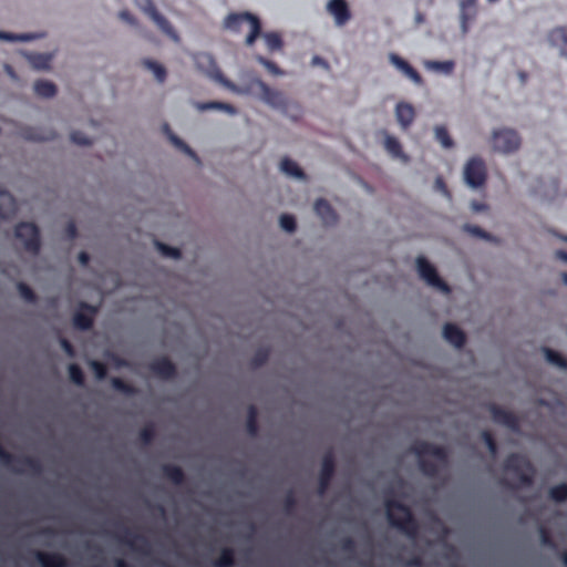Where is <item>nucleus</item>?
<instances>
[{
  "mask_svg": "<svg viewBox=\"0 0 567 567\" xmlns=\"http://www.w3.org/2000/svg\"><path fill=\"white\" fill-rule=\"evenodd\" d=\"M410 450L417 456L419 468L426 477L435 478L439 475V464L426 460L424 456H433L442 465H447L449 453L444 446L435 445L426 441H416Z\"/></svg>",
  "mask_w": 567,
  "mask_h": 567,
  "instance_id": "f257e3e1",
  "label": "nucleus"
},
{
  "mask_svg": "<svg viewBox=\"0 0 567 567\" xmlns=\"http://www.w3.org/2000/svg\"><path fill=\"white\" fill-rule=\"evenodd\" d=\"M384 505L386 518L392 527L412 539L419 535V523L409 506L393 498L386 499Z\"/></svg>",
  "mask_w": 567,
  "mask_h": 567,
  "instance_id": "f03ea898",
  "label": "nucleus"
},
{
  "mask_svg": "<svg viewBox=\"0 0 567 567\" xmlns=\"http://www.w3.org/2000/svg\"><path fill=\"white\" fill-rule=\"evenodd\" d=\"M244 24L249 27L245 44L251 47L257 38L261 35V22L257 16L250 12H234L229 13L224 20V27L235 33L241 32Z\"/></svg>",
  "mask_w": 567,
  "mask_h": 567,
  "instance_id": "7ed1b4c3",
  "label": "nucleus"
},
{
  "mask_svg": "<svg viewBox=\"0 0 567 567\" xmlns=\"http://www.w3.org/2000/svg\"><path fill=\"white\" fill-rule=\"evenodd\" d=\"M503 467L506 472L513 473L522 486H530L533 484L535 468L525 455L511 453L504 460Z\"/></svg>",
  "mask_w": 567,
  "mask_h": 567,
  "instance_id": "20e7f679",
  "label": "nucleus"
},
{
  "mask_svg": "<svg viewBox=\"0 0 567 567\" xmlns=\"http://www.w3.org/2000/svg\"><path fill=\"white\" fill-rule=\"evenodd\" d=\"M16 238L19 239L24 250L38 255L41 248L40 230L33 223L22 221L16 226Z\"/></svg>",
  "mask_w": 567,
  "mask_h": 567,
  "instance_id": "39448f33",
  "label": "nucleus"
},
{
  "mask_svg": "<svg viewBox=\"0 0 567 567\" xmlns=\"http://www.w3.org/2000/svg\"><path fill=\"white\" fill-rule=\"evenodd\" d=\"M465 183L472 188H480L485 185L487 179V169L485 162L478 157H471L463 171Z\"/></svg>",
  "mask_w": 567,
  "mask_h": 567,
  "instance_id": "423d86ee",
  "label": "nucleus"
},
{
  "mask_svg": "<svg viewBox=\"0 0 567 567\" xmlns=\"http://www.w3.org/2000/svg\"><path fill=\"white\" fill-rule=\"evenodd\" d=\"M134 3L146 13L156 24L157 27L174 41H178V34L175 29L171 24V22L162 16L157 9L155 8L152 0H133Z\"/></svg>",
  "mask_w": 567,
  "mask_h": 567,
  "instance_id": "0eeeda50",
  "label": "nucleus"
},
{
  "mask_svg": "<svg viewBox=\"0 0 567 567\" xmlns=\"http://www.w3.org/2000/svg\"><path fill=\"white\" fill-rule=\"evenodd\" d=\"M493 147L502 153H512L518 150L520 137L514 130L502 128L493 133Z\"/></svg>",
  "mask_w": 567,
  "mask_h": 567,
  "instance_id": "6e6552de",
  "label": "nucleus"
},
{
  "mask_svg": "<svg viewBox=\"0 0 567 567\" xmlns=\"http://www.w3.org/2000/svg\"><path fill=\"white\" fill-rule=\"evenodd\" d=\"M97 310V307L81 301L72 318L74 328L81 331L90 330L93 327Z\"/></svg>",
  "mask_w": 567,
  "mask_h": 567,
  "instance_id": "1a4fd4ad",
  "label": "nucleus"
},
{
  "mask_svg": "<svg viewBox=\"0 0 567 567\" xmlns=\"http://www.w3.org/2000/svg\"><path fill=\"white\" fill-rule=\"evenodd\" d=\"M336 472V458L332 451L327 452L321 461V468L318 478V494L323 495L334 475Z\"/></svg>",
  "mask_w": 567,
  "mask_h": 567,
  "instance_id": "9d476101",
  "label": "nucleus"
},
{
  "mask_svg": "<svg viewBox=\"0 0 567 567\" xmlns=\"http://www.w3.org/2000/svg\"><path fill=\"white\" fill-rule=\"evenodd\" d=\"M417 265V271L420 276L431 286L449 290V287L437 275L436 269L434 266L425 258V257H417L416 259Z\"/></svg>",
  "mask_w": 567,
  "mask_h": 567,
  "instance_id": "9b49d317",
  "label": "nucleus"
},
{
  "mask_svg": "<svg viewBox=\"0 0 567 567\" xmlns=\"http://www.w3.org/2000/svg\"><path fill=\"white\" fill-rule=\"evenodd\" d=\"M489 412L492 420L495 423L504 425L514 432L519 430V419L512 411H508L497 404H491Z\"/></svg>",
  "mask_w": 567,
  "mask_h": 567,
  "instance_id": "f8f14e48",
  "label": "nucleus"
},
{
  "mask_svg": "<svg viewBox=\"0 0 567 567\" xmlns=\"http://www.w3.org/2000/svg\"><path fill=\"white\" fill-rule=\"evenodd\" d=\"M326 9L333 17L334 23L338 27L347 24L352 17L347 0H329Z\"/></svg>",
  "mask_w": 567,
  "mask_h": 567,
  "instance_id": "ddd939ff",
  "label": "nucleus"
},
{
  "mask_svg": "<svg viewBox=\"0 0 567 567\" xmlns=\"http://www.w3.org/2000/svg\"><path fill=\"white\" fill-rule=\"evenodd\" d=\"M150 370L162 380H172L177 375L176 365L167 357L153 360L150 363Z\"/></svg>",
  "mask_w": 567,
  "mask_h": 567,
  "instance_id": "4468645a",
  "label": "nucleus"
},
{
  "mask_svg": "<svg viewBox=\"0 0 567 567\" xmlns=\"http://www.w3.org/2000/svg\"><path fill=\"white\" fill-rule=\"evenodd\" d=\"M389 61L406 78H409L413 83L421 85L423 83V79L421 74L403 58L395 53L389 54Z\"/></svg>",
  "mask_w": 567,
  "mask_h": 567,
  "instance_id": "2eb2a0df",
  "label": "nucleus"
},
{
  "mask_svg": "<svg viewBox=\"0 0 567 567\" xmlns=\"http://www.w3.org/2000/svg\"><path fill=\"white\" fill-rule=\"evenodd\" d=\"M258 86L262 96V100L275 107L284 109L287 104L285 95L277 90L271 89L264 81H258Z\"/></svg>",
  "mask_w": 567,
  "mask_h": 567,
  "instance_id": "dca6fc26",
  "label": "nucleus"
},
{
  "mask_svg": "<svg viewBox=\"0 0 567 567\" xmlns=\"http://www.w3.org/2000/svg\"><path fill=\"white\" fill-rule=\"evenodd\" d=\"M395 116L401 128L406 131L415 118V110L410 103L399 102L395 106Z\"/></svg>",
  "mask_w": 567,
  "mask_h": 567,
  "instance_id": "f3484780",
  "label": "nucleus"
},
{
  "mask_svg": "<svg viewBox=\"0 0 567 567\" xmlns=\"http://www.w3.org/2000/svg\"><path fill=\"white\" fill-rule=\"evenodd\" d=\"M17 213L14 197L4 188L0 187V218L10 219Z\"/></svg>",
  "mask_w": 567,
  "mask_h": 567,
  "instance_id": "a211bd4d",
  "label": "nucleus"
},
{
  "mask_svg": "<svg viewBox=\"0 0 567 567\" xmlns=\"http://www.w3.org/2000/svg\"><path fill=\"white\" fill-rule=\"evenodd\" d=\"M37 560L42 567H68L66 558L59 553H34Z\"/></svg>",
  "mask_w": 567,
  "mask_h": 567,
  "instance_id": "6ab92c4d",
  "label": "nucleus"
},
{
  "mask_svg": "<svg viewBox=\"0 0 567 567\" xmlns=\"http://www.w3.org/2000/svg\"><path fill=\"white\" fill-rule=\"evenodd\" d=\"M443 336L447 342L456 348H462L466 342L465 333L454 323H446L444 326Z\"/></svg>",
  "mask_w": 567,
  "mask_h": 567,
  "instance_id": "aec40b11",
  "label": "nucleus"
},
{
  "mask_svg": "<svg viewBox=\"0 0 567 567\" xmlns=\"http://www.w3.org/2000/svg\"><path fill=\"white\" fill-rule=\"evenodd\" d=\"M548 40L551 45L559 48L563 55L567 56V28L558 27L551 30L548 34Z\"/></svg>",
  "mask_w": 567,
  "mask_h": 567,
  "instance_id": "412c9836",
  "label": "nucleus"
},
{
  "mask_svg": "<svg viewBox=\"0 0 567 567\" xmlns=\"http://www.w3.org/2000/svg\"><path fill=\"white\" fill-rule=\"evenodd\" d=\"M163 475L174 485H183L185 483V473L182 467L174 464H164L162 467Z\"/></svg>",
  "mask_w": 567,
  "mask_h": 567,
  "instance_id": "4be33fe9",
  "label": "nucleus"
},
{
  "mask_svg": "<svg viewBox=\"0 0 567 567\" xmlns=\"http://www.w3.org/2000/svg\"><path fill=\"white\" fill-rule=\"evenodd\" d=\"M315 212L318 216H320L323 219L326 224L332 223L337 218L333 208L324 198H319L316 200Z\"/></svg>",
  "mask_w": 567,
  "mask_h": 567,
  "instance_id": "5701e85b",
  "label": "nucleus"
},
{
  "mask_svg": "<svg viewBox=\"0 0 567 567\" xmlns=\"http://www.w3.org/2000/svg\"><path fill=\"white\" fill-rule=\"evenodd\" d=\"M118 539L121 542L125 543L126 545H128L131 548L138 550V551H144V549L142 546H138L137 543L147 545L145 537L132 533L131 529H128V528H123V535L118 536Z\"/></svg>",
  "mask_w": 567,
  "mask_h": 567,
  "instance_id": "b1692460",
  "label": "nucleus"
},
{
  "mask_svg": "<svg viewBox=\"0 0 567 567\" xmlns=\"http://www.w3.org/2000/svg\"><path fill=\"white\" fill-rule=\"evenodd\" d=\"M22 135L25 140L34 142L50 141L55 137V133L53 131L42 132L41 130L34 127L24 128Z\"/></svg>",
  "mask_w": 567,
  "mask_h": 567,
  "instance_id": "393cba45",
  "label": "nucleus"
},
{
  "mask_svg": "<svg viewBox=\"0 0 567 567\" xmlns=\"http://www.w3.org/2000/svg\"><path fill=\"white\" fill-rule=\"evenodd\" d=\"M261 35H262V39L267 47V50L269 52H276V51L282 50L284 41H282L281 35L278 32L271 31V32H266L264 34L261 33Z\"/></svg>",
  "mask_w": 567,
  "mask_h": 567,
  "instance_id": "a878e982",
  "label": "nucleus"
},
{
  "mask_svg": "<svg viewBox=\"0 0 567 567\" xmlns=\"http://www.w3.org/2000/svg\"><path fill=\"white\" fill-rule=\"evenodd\" d=\"M246 429H247V433L250 435V436H257L258 434V431H259V425H258V410L255 405H249L248 408V413H247V421H246Z\"/></svg>",
  "mask_w": 567,
  "mask_h": 567,
  "instance_id": "bb28decb",
  "label": "nucleus"
},
{
  "mask_svg": "<svg viewBox=\"0 0 567 567\" xmlns=\"http://www.w3.org/2000/svg\"><path fill=\"white\" fill-rule=\"evenodd\" d=\"M197 107L200 111H207V110L225 111V112H227L228 114H231V115H235L237 113V109L234 105H231L229 103H225V102H218V101H212V102H206V103H198Z\"/></svg>",
  "mask_w": 567,
  "mask_h": 567,
  "instance_id": "cd10ccee",
  "label": "nucleus"
},
{
  "mask_svg": "<svg viewBox=\"0 0 567 567\" xmlns=\"http://www.w3.org/2000/svg\"><path fill=\"white\" fill-rule=\"evenodd\" d=\"M163 128L174 146H176L178 150L186 153L187 155L192 156L193 158L197 159V155L194 153V151L183 140H181L178 136H176L171 131V128L167 124H165Z\"/></svg>",
  "mask_w": 567,
  "mask_h": 567,
  "instance_id": "c85d7f7f",
  "label": "nucleus"
},
{
  "mask_svg": "<svg viewBox=\"0 0 567 567\" xmlns=\"http://www.w3.org/2000/svg\"><path fill=\"white\" fill-rule=\"evenodd\" d=\"M33 89L35 94L41 97H52L56 93V86L52 82L45 80L37 81Z\"/></svg>",
  "mask_w": 567,
  "mask_h": 567,
  "instance_id": "c756f323",
  "label": "nucleus"
},
{
  "mask_svg": "<svg viewBox=\"0 0 567 567\" xmlns=\"http://www.w3.org/2000/svg\"><path fill=\"white\" fill-rule=\"evenodd\" d=\"M280 168L285 174H287L289 176H292L296 178L305 177L303 171L298 166V164L295 161H292L288 157L282 158V161L280 163Z\"/></svg>",
  "mask_w": 567,
  "mask_h": 567,
  "instance_id": "7c9ffc66",
  "label": "nucleus"
},
{
  "mask_svg": "<svg viewBox=\"0 0 567 567\" xmlns=\"http://www.w3.org/2000/svg\"><path fill=\"white\" fill-rule=\"evenodd\" d=\"M384 147H385L386 152L395 158H405L406 157L402 151L401 143L394 136H391V135L385 136Z\"/></svg>",
  "mask_w": 567,
  "mask_h": 567,
  "instance_id": "2f4dec72",
  "label": "nucleus"
},
{
  "mask_svg": "<svg viewBox=\"0 0 567 567\" xmlns=\"http://www.w3.org/2000/svg\"><path fill=\"white\" fill-rule=\"evenodd\" d=\"M426 68L429 70L441 72L444 74H451L455 68V63L452 60L447 61H436V60H430L425 63Z\"/></svg>",
  "mask_w": 567,
  "mask_h": 567,
  "instance_id": "473e14b6",
  "label": "nucleus"
},
{
  "mask_svg": "<svg viewBox=\"0 0 567 567\" xmlns=\"http://www.w3.org/2000/svg\"><path fill=\"white\" fill-rule=\"evenodd\" d=\"M235 565V551L230 547L221 549L219 557L214 561V567H233Z\"/></svg>",
  "mask_w": 567,
  "mask_h": 567,
  "instance_id": "72a5a7b5",
  "label": "nucleus"
},
{
  "mask_svg": "<svg viewBox=\"0 0 567 567\" xmlns=\"http://www.w3.org/2000/svg\"><path fill=\"white\" fill-rule=\"evenodd\" d=\"M143 65L147 70L153 72L155 79L159 83H163L166 80V75H167L166 69L158 62L150 60V59H145V60H143Z\"/></svg>",
  "mask_w": 567,
  "mask_h": 567,
  "instance_id": "f704fd0d",
  "label": "nucleus"
},
{
  "mask_svg": "<svg viewBox=\"0 0 567 567\" xmlns=\"http://www.w3.org/2000/svg\"><path fill=\"white\" fill-rule=\"evenodd\" d=\"M29 60L37 70H47L50 68L52 56L50 54L34 53L29 56Z\"/></svg>",
  "mask_w": 567,
  "mask_h": 567,
  "instance_id": "c9c22d12",
  "label": "nucleus"
},
{
  "mask_svg": "<svg viewBox=\"0 0 567 567\" xmlns=\"http://www.w3.org/2000/svg\"><path fill=\"white\" fill-rule=\"evenodd\" d=\"M545 357L547 361L560 369L567 370V359L564 358L559 352L545 348Z\"/></svg>",
  "mask_w": 567,
  "mask_h": 567,
  "instance_id": "e433bc0d",
  "label": "nucleus"
},
{
  "mask_svg": "<svg viewBox=\"0 0 567 567\" xmlns=\"http://www.w3.org/2000/svg\"><path fill=\"white\" fill-rule=\"evenodd\" d=\"M111 383H112V386L114 390H116L123 394L134 395L137 393V389L134 385L125 382L121 378H113Z\"/></svg>",
  "mask_w": 567,
  "mask_h": 567,
  "instance_id": "4c0bfd02",
  "label": "nucleus"
},
{
  "mask_svg": "<svg viewBox=\"0 0 567 567\" xmlns=\"http://www.w3.org/2000/svg\"><path fill=\"white\" fill-rule=\"evenodd\" d=\"M549 497L557 503L566 502L567 501V483H560L558 485L553 486L549 489Z\"/></svg>",
  "mask_w": 567,
  "mask_h": 567,
  "instance_id": "58836bf2",
  "label": "nucleus"
},
{
  "mask_svg": "<svg viewBox=\"0 0 567 567\" xmlns=\"http://www.w3.org/2000/svg\"><path fill=\"white\" fill-rule=\"evenodd\" d=\"M269 354H270L269 349H267V348L258 349L255 352V354L252 355V358L250 359V365L254 369L262 367L264 364L267 363V361L269 359Z\"/></svg>",
  "mask_w": 567,
  "mask_h": 567,
  "instance_id": "ea45409f",
  "label": "nucleus"
},
{
  "mask_svg": "<svg viewBox=\"0 0 567 567\" xmlns=\"http://www.w3.org/2000/svg\"><path fill=\"white\" fill-rule=\"evenodd\" d=\"M68 370H69L70 380L74 384L82 386L84 384L85 378H84V373H83L81 367L78 365L76 363H71L69 365Z\"/></svg>",
  "mask_w": 567,
  "mask_h": 567,
  "instance_id": "a19ab883",
  "label": "nucleus"
},
{
  "mask_svg": "<svg viewBox=\"0 0 567 567\" xmlns=\"http://www.w3.org/2000/svg\"><path fill=\"white\" fill-rule=\"evenodd\" d=\"M435 138L444 148H451L454 145L453 140L444 126L435 127Z\"/></svg>",
  "mask_w": 567,
  "mask_h": 567,
  "instance_id": "79ce46f5",
  "label": "nucleus"
},
{
  "mask_svg": "<svg viewBox=\"0 0 567 567\" xmlns=\"http://www.w3.org/2000/svg\"><path fill=\"white\" fill-rule=\"evenodd\" d=\"M255 59L259 64L265 66L270 74H272V75H282L284 74V71L275 62L266 59L265 56L258 54L255 56Z\"/></svg>",
  "mask_w": 567,
  "mask_h": 567,
  "instance_id": "37998d69",
  "label": "nucleus"
},
{
  "mask_svg": "<svg viewBox=\"0 0 567 567\" xmlns=\"http://www.w3.org/2000/svg\"><path fill=\"white\" fill-rule=\"evenodd\" d=\"M155 437V427L153 424H147L141 429L138 439L143 445H150Z\"/></svg>",
  "mask_w": 567,
  "mask_h": 567,
  "instance_id": "c03bdc74",
  "label": "nucleus"
},
{
  "mask_svg": "<svg viewBox=\"0 0 567 567\" xmlns=\"http://www.w3.org/2000/svg\"><path fill=\"white\" fill-rule=\"evenodd\" d=\"M17 288L21 298L27 302L34 303L37 301V295L27 284L19 282Z\"/></svg>",
  "mask_w": 567,
  "mask_h": 567,
  "instance_id": "a18cd8bd",
  "label": "nucleus"
},
{
  "mask_svg": "<svg viewBox=\"0 0 567 567\" xmlns=\"http://www.w3.org/2000/svg\"><path fill=\"white\" fill-rule=\"evenodd\" d=\"M35 38V35L33 34H30V33H21V34H17V33H11V32H4V31H0V40H6V41H30V40H33Z\"/></svg>",
  "mask_w": 567,
  "mask_h": 567,
  "instance_id": "49530a36",
  "label": "nucleus"
},
{
  "mask_svg": "<svg viewBox=\"0 0 567 567\" xmlns=\"http://www.w3.org/2000/svg\"><path fill=\"white\" fill-rule=\"evenodd\" d=\"M463 229L473 235V236H476V237H480L482 239H485V240H492L493 237L489 233L485 231L484 229H482L480 226H476V225H471V224H465L463 226Z\"/></svg>",
  "mask_w": 567,
  "mask_h": 567,
  "instance_id": "de8ad7c7",
  "label": "nucleus"
},
{
  "mask_svg": "<svg viewBox=\"0 0 567 567\" xmlns=\"http://www.w3.org/2000/svg\"><path fill=\"white\" fill-rule=\"evenodd\" d=\"M157 249L162 252V255L171 258L178 259L182 256V252L178 248L165 245L163 243L156 241Z\"/></svg>",
  "mask_w": 567,
  "mask_h": 567,
  "instance_id": "09e8293b",
  "label": "nucleus"
},
{
  "mask_svg": "<svg viewBox=\"0 0 567 567\" xmlns=\"http://www.w3.org/2000/svg\"><path fill=\"white\" fill-rule=\"evenodd\" d=\"M539 538L543 546L551 549L556 548V543L553 539L550 532L545 526L539 527Z\"/></svg>",
  "mask_w": 567,
  "mask_h": 567,
  "instance_id": "8fccbe9b",
  "label": "nucleus"
},
{
  "mask_svg": "<svg viewBox=\"0 0 567 567\" xmlns=\"http://www.w3.org/2000/svg\"><path fill=\"white\" fill-rule=\"evenodd\" d=\"M482 439L485 442L489 453L493 456L496 455V453L498 451V445H497V442H496L494 435L489 431H483Z\"/></svg>",
  "mask_w": 567,
  "mask_h": 567,
  "instance_id": "3c124183",
  "label": "nucleus"
},
{
  "mask_svg": "<svg viewBox=\"0 0 567 567\" xmlns=\"http://www.w3.org/2000/svg\"><path fill=\"white\" fill-rule=\"evenodd\" d=\"M280 226L284 230L288 233L295 231L297 227L295 217L289 214H282L280 216Z\"/></svg>",
  "mask_w": 567,
  "mask_h": 567,
  "instance_id": "603ef678",
  "label": "nucleus"
},
{
  "mask_svg": "<svg viewBox=\"0 0 567 567\" xmlns=\"http://www.w3.org/2000/svg\"><path fill=\"white\" fill-rule=\"evenodd\" d=\"M71 141L78 145H91L92 141L84 133L74 131L71 133Z\"/></svg>",
  "mask_w": 567,
  "mask_h": 567,
  "instance_id": "864d4df0",
  "label": "nucleus"
},
{
  "mask_svg": "<svg viewBox=\"0 0 567 567\" xmlns=\"http://www.w3.org/2000/svg\"><path fill=\"white\" fill-rule=\"evenodd\" d=\"M340 548H341V550H343L346 553H354L355 548H357V545H355V542H354V539L352 537H344L340 542Z\"/></svg>",
  "mask_w": 567,
  "mask_h": 567,
  "instance_id": "5fc2aeb1",
  "label": "nucleus"
},
{
  "mask_svg": "<svg viewBox=\"0 0 567 567\" xmlns=\"http://www.w3.org/2000/svg\"><path fill=\"white\" fill-rule=\"evenodd\" d=\"M97 379L102 380L106 377L107 369L104 363L99 361H92L91 363Z\"/></svg>",
  "mask_w": 567,
  "mask_h": 567,
  "instance_id": "6e6d98bb",
  "label": "nucleus"
},
{
  "mask_svg": "<svg viewBox=\"0 0 567 567\" xmlns=\"http://www.w3.org/2000/svg\"><path fill=\"white\" fill-rule=\"evenodd\" d=\"M297 501L292 492L288 493L284 499V507L286 512H291L296 507Z\"/></svg>",
  "mask_w": 567,
  "mask_h": 567,
  "instance_id": "4d7b16f0",
  "label": "nucleus"
},
{
  "mask_svg": "<svg viewBox=\"0 0 567 567\" xmlns=\"http://www.w3.org/2000/svg\"><path fill=\"white\" fill-rule=\"evenodd\" d=\"M60 344H61V348L63 349V351L70 357V358H73L75 355V350H74V347L72 346V343L65 339V338H62L60 340Z\"/></svg>",
  "mask_w": 567,
  "mask_h": 567,
  "instance_id": "13d9d810",
  "label": "nucleus"
},
{
  "mask_svg": "<svg viewBox=\"0 0 567 567\" xmlns=\"http://www.w3.org/2000/svg\"><path fill=\"white\" fill-rule=\"evenodd\" d=\"M65 234H66L68 238L71 240L76 238L78 228H76V225L74 221L68 223V225L65 227Z\"/></svg>",
  "mask_w": 567,
  "mask_h": 567,
  "instance_id": "bf43d9fd",
  "label": "nucleus"
},
{
  "mask_svg": "<svg viewBox=\"0 0 567 567\" xmlns=\"http://www.w3.org/2000/svg\"><path fill=\"white\" fill-rule=\"evenodd\" d=\"M435 188L440 192H442L443 194L447 195L449 194V189L446 187V184L444 183L443 178L442 177H437L435 179Z\"/></svg>",
  "mask_w": 567,
  "mask_h": 567,
  "instance_id": "052dcab7",
  "label": "nucleus"
},
{
  "mask_svg": "<svg viewBox=\"0 0 567 567\" xmlns=\"http://www.w3.org/2000/svg\"><path fill=\"white\" fill-rule=\"evenodd\" d=\"M423 560L420 556H414L406 561L408 567H422Z\"/></svg>",
  "mask_w": 567,
  "mask_h": 567,
  "instance_id": "680f3d73",
  "label": "nucleus"
},
{
  "mask_svg": "<svg viewBox=\"0 0 567 567\" xmlns=\"http://www.w3.org/2000/svg\"><path fill=\"white\" fill-rule=\"evenodd\" d=\"M78 259L81 266L86 267L90 262V255L86 251H81Z\"/></svg>",
  "mask_w": 567,
  "mask_h": 567,
  "instance_id": "e2e57ef3",
  "label": "nucleus"
},
{
  "mask_svg": "<svg viewBox=\"0 0 567 567\" xmlns=\"http://www.w3.org/2000/svg\"><path fill=\"white\" fill-rule=\"evenodd\" d=\"M120 17L122 20L131 23V24H135V18L126 10H123L120 12Z\"/></svg>",
  "mask_w": 567,
  "mask_h": 567,
  "instance_id": "0e129e2a",
  "label": "nucleus"
},
{
  "mask_svg": "<svg viewBox=\"0 0 567 567\" xmlns=\"http://www.w3.org/2000/svg\"><path fill=\"white\" fill-rule=\"evenodd\" d=\"M471 207L474 212L478 213V212H484L487 209V206L483 203H478V202H472L471 204Z\"/></svg>",
  "mask_w": 567,
  "mask_h": 567,
  "instance_id": "69168bd1",
  "label": "nucleus"
},
{
  "mask_svg": "<svg viewBox=\"0 0 567 567\" xmlns=\"http://www.w3.org/2000/svg\"><path fill=\"white\" fill-rule=\"evenodd\" d=\"M311 62H312L313 65H322V66L328 68V63L322 58H320L318 55H315L312 58Z\"/></svg>",
  "mask_w": 567,
  "mask_h": 567,
  "instance_id": "338daca9",
  "label": "nucleus"
},
{
  "mask_svg": "<svg viewBox=\"0 0 567 567\" xmlns=\"http://www.w3.org/2000/svg\"><path fill=\"white\" fill-rule=\"evenodd\" d=\"M556 257L558 259L567 262V251H565V250H557L556 251Z\"/></svg>",
  "mask_w": 567,
  "mask_h": 567,
  "instance_id": "774afa93",
  "label": "nucleus"
}]
</instances>
